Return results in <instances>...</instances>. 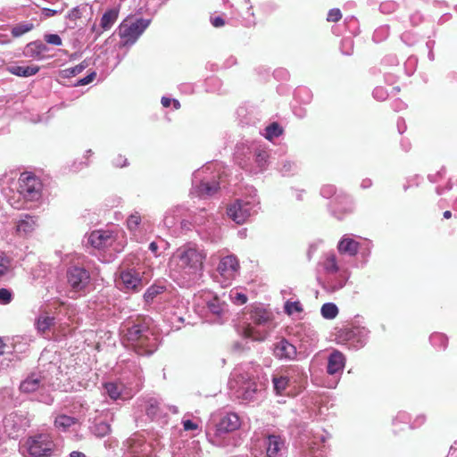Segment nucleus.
Segmentation results:
<instances>
[{
    "label": "nucleus",
    "instance_id": "35",
    "mask_svg": "<svg viewBox=\"0 0 457 457\" xmlns=\"http://www.w3.org/2000/svg\"><path fill=\"white\" fill-rule=\"evenodd\" d=\"M141 223V216L138 212L132 213L127 220V226L130 231H136Z\"/></svg>",
    "mask_w": 457,
    "mask_h": 457
},
{
    "label": "nucleus",
    "instance_id": "14",
    "mask_svg": "<svg viewBox=\"0 0 457 457\" xmlns=\"http://www.w3.org/2000/svg\"><path fill=\"white\" fill-rule=\"evenodd\" d=\"M250 318L256 325H264L272 319L270 312L261 306H254L250 312Z\"/></svg>",
    "mask_w": 457,
    "mask_h": 457
},
{
    "label": "nucleus",
    "instance_id": "44",
    "mask_svg": "<svg viewBox=\"0 0 457 457\" xmlns=\"http://www.w3.org/2000/svg\"><path fill=\"white\" fill-rule=\"evenodd\" d=\"M230 296L232 302L237 304H245L247 302V296L243 293L235 292Z\"/></svg>",
    "mask_w": 457,
    "mask_h": 457
},
{
    "label": "nucleus",
    "instance_id": "12",
    "mask_svg": "<svg viewBox=\"0 0 457 457\" xmlns=\"http://www.w3.org/2000/svg\"><path fill=\"white\" fill-rule=\"evenodd\" d=\"M120 279L127 289L137 291L143 287L138 273L133 270L122 271L120 273Z\"/></svg>",
    "mask_w": 457,
    "mask_h": 457
},
{
    "label": "nucleus",
    "instance_id": "50",
    "mask_svg": "<svg viewBox=\"0 0 457 457\" xmlns=\"http://www.w3.org/2000/svg\"><path fill=\"white\" fill-rule=\"evenodd\" d=\"M183 427L185 430H194L197 428V425L190 420H185L183 422Z\"/></svg>",
    "mask_w": 457,
    "mask_h": 457
},
{
    "label": "nucleus",
    "instance_id": "57",
    "mask_svg": "<svg viewBox=\"0 0 457 457\" xmlns=\"http://www.w3.org/2000/svg\"><path fill=\"white\" fill-rule=\"evenodd\" d=\"M4 346H5V345H4V342L0 339V355L4 353Z\"/></svg>",
    "mask_w": 457,
    "mask_h": 457
},
{
    "label": "nucleus",
    "instance_id": "7",
    "mask_svg": "<svg viewBox=\"0 0 457 457\" xmlns=\"http://www.w3.org/2000/svg\"><path fill=\"white\" fill-rule=\"evenodd\" d=\"M253 206L251 203L242 200H236L228 206L227 214L237 224L245 223L252 214Z\"/></svg>",
    "mask_w": 457,
    "mask_h": 457
},
{
    "label": "nucleus",
    "instance_id": "10",
    "mask_svg": "<svg viewBox=\"0 0 457 457\" xmlns=\"http://www.w3.org/2000/svg\"><path fill=\"white\" fill-rule=\"evenodd\" d=\"M296 353L295 346L286 339H282L275 345L274 354L280 360H293Z\"/></svg>",
    "mask_w": 457,
    "mask_h": 457
},
{
    "label": "nucleus",
    "instance_id": "51",
    "mask_svg": "<svg viewBox=\"0 0 457 457\" xmlns=\"http://www.w3.org/2000/svg\"><path fill=\"white\" fill-rule=\"evenodd\" d=\"M43 13L46 17L49 18V17H53L54 16L55 14L58 13V11L56 10H54V9H49V8H44L43 9Z\"/></svg>",
    "mask_w": 457,
    "mask_h": 457
},
{
    "label": "nucleus",
    "instance_id": "22",
    "mask_svg": "<svg viewBox=\"0 0 457 457\" xmlns=\"http://www.w3.org/2000/svg\"><path fill=\"white\" fill-rule=\"evenodd\" d=\"M355 336L356 332L353 328L344 327L337 331L336 341L337 344H346L352 341Z\"/></svg>",
    "mask_w": 457,
    "mask_h": 457
},
{
    "label": "nucleus",
    "instance_id": "9",
    "mask_svg": "<svg viewBox=\"0 0 457 457\" xmlns=\"http://www.w3.org/2000/svg\"><path fill=\"white\" fill-rule=\"evenodd\" d=\"M114 241L112 232L108 230H95L88 237V243L95 248L103 249L111 245Z\"/></svg>",
    "mask_w": 457,
    "mask_h": 457
},
{
    "label": "nucleus",
    "instance_id": "24",
    "mask_svg": "<svg viewBox=\"0 0 457 457\" xmlns=\"http://www.w3.org/2000/svg\"><path fill=\"white\" fill-rule=\"evenodd\" d=\"M77 422L78 420L76 418L62 414L58 415L55 418L54 425L58 428H62L63 430H66L71 426L75 425Z\"/></svg>",
    "mask_w": 457,
    "mask_h": 457
},
{
    "label": "nucleus",
    "instance_id": "42",
    "mask_svg": "<svg viewBox=\"0 0 457 457\" xmlns=\"http://www.w3.org/2000/svg\"><path fill=\"white\" fill-rule=\"evenodd\" d=\"M11 267V261L8 257L0 256V278L4 276Z\"/></svg>",
    "mask_w": 457,
    "mask_h": 457
},
{
    "label": "nucleus",
    "instance_id": "37",
    "mask_svg": "<svg viewBox=\"0 0 457 457\" xmlns=\"http://www.w3.org/2000/svg\"><path fill=\"white\" fill-rule=\"evenodd\" d=\"M208 309L213 313L220 315L223 311V306L217 297L207 303Z\"/></svg>",
    "mask_w": 457,
    "mask_h": 457
},
{
    "label": "nucleus",
    "instance_id": "23",
    "mask_svg": "<svg viewBox=\"0 0 457 457\" xmlns=\"http://www.w3.org/2000/svg\"><path fill=\"white\" fill-rule=\"evenodd\" d=\"M219 188V184L216 182H201L197 186V193L200 196L207 197L213 195L215 193H217Z\"/></svg>",
    "mask_w": 457,
    "mask_h": 457
},
{
    "label": "nucleus",
    "instance_id": "45",
    "mask_svg": "<svg viewBox=\"0 0 457 457\" xmlns=\"http://www.w3.org/2000/svg\"><path fill=\"white\" fill-rule=\"evenodd\" d=\"M12 301V293L6 288L0 289V303L7 304Z\"/></svg>",
    "mask_w": 457,
    "mask_h": 457
},
{
    "label": "nucleus",
    "instance_id": "38",
    "mask_svg": "<svg viewBox=\"0 0 457 457\" xmlns=\"http://www.w3.org/2000/svg\"><path fill=\"white\" fill-rule=\"evenodd\" d=\"M285 311L287 314H292L294 312H301L303 307L299 302H287Z\"/></svg>",
    "mask_w": 457,
    "mask_h": 457
},
{
    "label": "nucleus",
    "instance_id": "27",
    "mask_svg": "<svg viewBox=\"0 0 457 457\" xmlns=\"http://www.w3.org/2000/svg\"><path fill=\"white\" fill-rule=\"evenodd\" d=\"M27 49H28L30 56L38 57L44 52H46L47 50V47L42 42L35 41V42L29 43L27 46Z\"/></svg>",
    "mask_w": 457,
    "mask_h": 457
},
{
    "label": "nucleus",
    "instance_id": "30",
    "mask_svg": "<svg viewBox=\"0 0 457 457\" xmlns=\"http://www.w3.org/2000/svg\"><path fill=\"white\" fill-rule=\"evenodd\" d=\"M338 314V308L335 303H324L321 307V315L325 319H334Z\"/></svg>",
    "mask_w": 457,
    "mask_h": 457
},
{
    "label": "nucleus",
    "instance_id": "55",
    "mask_svg": "<svg viewBox=\"0 0 457 457\" xmlns=\"http://www.w3.org/2000/svg\"><path fill=\"white\" fill-rule=\"evenodd\" d=\"M149 249H150L153 253H156V252H157V250H158V245H157V244H156L155 242H152V243L149 245Z\"/></svg>",
    "mask_w": 457,
    "mask_h": 457
},
{
    "label": "nucleus",
    "instance_id": "6",
    "mask_svg": "<svg viewBox=\"0 0 457 457\" xmlns=\"http://www.w3.org/2000/svg\"><path fill=\"white\" fill-rule=\"evenodd\" d=\"M67 279L71 287L79 292L84 290L90 281L89 272L83 267L72 266L67 270Z\"/></svg>",
    "mask_w": 457,
    "mask_h": 457
},
{
    "label": "nucleus",
    "instance_id": "60",
    "mask_svg": "<svg viewBox=\"0 0 457 457\" xmlns=\"http://www.w3.org/2000/svg\"><path fill=\"white\" fill-rule=\"evenodd\" d=\"M91 30H92V31H96V25H93V26H92Z\"/></svg>",
    "mask_w": 457,
    "mask_h": 457
},
{
    "label": "nucleus",
    "instance_id": "26",
    "mask_svg": "<svg viewBox=\"0 0 457 457\" xmlns=\"http://www.w3.org/2000/svg\"><path fill=\"white\" fill-rule=\"evenodd\" d=\"M104 387L112 399L116 400L120 398L122 391V386L120 385L113 382H107L104 384Z\"/></svg>",
    "mask_w": 457,
    "mask_h": 457
},
{
    "label": "nucleus",
    "instance_id": "52",
    "mask_svg": "<svg viewBox=\"0 0 457 457\" xmlns=\"http://www.w3.org/2000/svg\"><path fill=\"white\" fill-rule=\"evenodd\" d=\"M172 101H173V99H170L168 97H162L161 102H162V104L163 105V107L168 108L172 104Z\"/></svg>",
    "mask_w": 457,
    "mask_h": 457
},
{
    "label": "nucleus",
    "instance_id": "32",
    "mask_svg": "<svg viewBox=\"0 0 457 457\" xmlns=\"http://www.w3.org/2000/svg\"><path fill=\"white\" fill-rule=\"evenodd\" d=\"M265 130V137L268 140H272L274 137H278L283 133V129L277 122L269 125Z\"/></svg>",
    "mask_w": 457,
    "mask_h": 457
},
{
    "label": "nucleus",
    "instance_id": "16",
    "mask_svg": "<svg viewBox=\"0 0 457 457\" xmlns=\"http://www.w3.org/2000/svg\"><path fill=\"white\" fill-rule=\"evenodd\" d=\"M7 71L11 74H13L18 77H30L37 74L40 68L37 65H29V66H19V65H11L7 67Z\"/></svg>",
    "mask_w": 457,
    "mask_h": 457
},
{
    "label": "nucleus",
    "instance_id": "34",
    "mask_svg": "<svg viewBox=\"0 0 457 457\" xmlns=\"http://www.w3.org/2000/svg\"><path fill=\"white\" fill-rule=\"evenodd\" d=\"M111 432V426L104 421H101L95 425L94 427V434L97 437H104L107 436Z\"/></svg>",
    "mask_w": 457,
    "mask_h": 457
},
{
    "label": "nucleus",
    "instance_id": "53",
    "mask_svg": "<svg viewBox=\"0 0 457 457\" xmlns=\"http://www.w3.org/2000/svg\"><path fill=\"white\" fill-rule=\"evenodd\" d=\"M266 153H259L257 155H256V162L261 163L262 162H265L266 160Z\"/></svg>",
    "mask_w": 457,
    "mask_h": 457
},
{
    "label": "nucleus",
    "instance_id": "54",
    "mask_svg": "<svg viewBox=\"0 0 457 457\" xmlns=\"http://www.w3.org/2000/svg\"><path fill=\"white\" fill-rule=\"evenodd\" d=\"M69 457H86V455L82 452L73 451L70 453Z\"/></svg>",
    "mask_w": 457,
    "mask_h": 457
},
{
    "label": "nucleus",
    "instance_id": "59",
    "mask_svg": "<svg viewBox=\"0 0 457 457\" xmlns=\"http://www.w3.org/2000/svg\"><path fill=\"white\" fill-rule=\"evenodd\" d=\"M3 37L0 36V44H8L9 43V40L8 39H3L2 38Z\"/></svg>",
    "mask_w": 457,
    "mask_h": 457
},
{
    "label": "nucleus",
    "instance_id": "1",
    "mask_svg": "<svg viewBox=\"0 0 457 457\" xmlns=\"http://www.w3.org/2000/svg\"><path fill=\"white\" fill-rule=\"evenodd\" d=\"M150 322L151 319L145 316H137L128 322L123 340L138 355L150 354L154 351L155 338L150 331Z\"/></svg>",
    "mask_w": 457,
    "mask_h": 457
},
{
    "label": "nucleus",
    "instance_id": "28",
    "mask_svg": "<svg viewBox=\"0 0 457 457\" xmlns=\"http://www.w3.org/2000/svg\"><path fill=\"white\" fill-rule=\"evenodd\" d=\"M54 325V318L41 315L37 318L36 326L39 332L45 333Z\"/></svg>",
    "mask_w": 457,
    "mask_h": 457
},
{
    "label": "nucleus",
    "instance_id": "2",
    "mask_svg": "<svg viewBox=\"0 0 457 457\" xmlns=\"http://www.w3.org/2000/svg\"><path fill=\"white\" fill-rule=\"evenodd\" d=\"M205 258L204 251L186 245L176 250L170 260V264L179 272L196 274L203 270Z\"/></svg>",
    "mask_w": 457,
    "mask_h": 457
},
{
    "label": "nucleus",
    "instance_id": "43",
    "mask_svg": "<svg viewBox=\"0 0 457 457\" xmlns=\"http://www.w3.org/2000/svg\"><path fill=\"white\" fill-rule=\"evenodd\" d=\"M44 39L50 45L61 46L62 44V38L57 34H46L45 35Z\"/></svg>",
    "mask_w": 457,
    "mask_h": 457
},
{
    "label": "nucleus",
    "instance_id": "56",
    "mask_svg": "<svg viewBox=\"0 0 457 457\" xmlns=\"http://www.w3.org/2000/svg\"><path fill=\"white\" fill-rule=\"evenodd\" d=\"M172 104H173L175 109H179L180 108V103L178 100H176V99H173Z\"/></svg>",
    "mask_w": 457,
    "mask_h": 457
},
{
    "label": "nucleus",
    "instance_id": "49",
    "mask_svg": "<svg viewBox=\"0 0 457 457\" xmlns=\"http://www.w3.org/2000/svg\"><path fill=\"white\" fill-rule=\"evenodd\" d=\"M321 191L325 196L330 197L335 193V188L331 185H327L322 187Z\"/></svg>",
    "mask_w": 457,
    "mask_h": 457
},
{
    "label": "nucleus",
    "instance_id": "33",
    "mask_svg": "<svg viewBox=\"0 0 457 457\" xmlns=\"http://www.w3.org/2000/svg\"><path fill=\"white\" fill-rule=\"evenodd\" d=\"M33 29L32 23H20L12 29V35L14 37H21V35L30 31Z\"/></svg>",
    "mask_w": 457,
    "mask_h": 457
},
{
    "label": "nucleus",
    "instance_id": "3",
    "mask_svg": "<svg viewBox=\"0 0 457 457\" xmlns=\"http://www.w3.org/2000/svg\"><path fill=\"white\" fill-rule=\"evenodd\" d=\"M150 24V19L138 18L132 20L127 18L123 20L118 28V35L121 39L122 46H133Z\"/></svg>",
    "mask_w": 457,
    "mask_h": 457
},
{
    "label": "nucleus",
    "instance_id": "4",
    "mask_svg": "<svg viewBox=\"0 0 457 457\" xmlns=\"http://www.w3.org/2000/svg\"><path fill=\"white\" fill-rule=\"evenodd\" d=\"M26 447L31 457H49L54 444L49 435L38 434L27 439Z\"/></svg>",
    "mask_w": 457,
    "mask_h": 457
},
{
    "label": "nucleus",
    "instance_id": "11",
    "mask_svg": "<svg viewBox=\"0 0 457 457\" xmlns=\"http://www.w3.org/2000/svg\"><path fill=\"white\" fill-rule=\"evenodd\" d=\"M240 419L236 413H228L218 423L217 430L221 433L232 432L239 428Z\"/></svg>",
    "mask_w": 457,
    "mask_h": 457
},
{
    "label": "nucleus",
    "instance_id": "41",
    "mask_svg": "<svg viewBox=\"0 0 457 457\" xmlns=\"http://www.w3.org/2000/svg\"><path fill=\"white\" fill-rule=\"evenodd\" d=\"M258 391L257 385L255 382L249 383L248 386L245 387V392L243 394V398L245 400H251L253 398V394Z\"/></svg>",
    "mask_w": 457,
    "mask_h": 457
},
{
    "label": "nucleus",
    "instance_id": "18",
    "mask_svg": "<svg viewBox=\"0 0 457 457\" xmlns=\"http://www.w3.org/2000/svg\"><path fill=\"white\" fill-rule=\"evenodd\" d=\"M119 17V10L116 8L107 10L102 16L100 27L103 31L109 30Z\"/></svg>",
    "mask_w": 457,
    "mask_h": 457
},
{
    "label": "nucleus",
    "instance_id": "48",
    "mask_svg": "<svg viewBox=\"0 0 457 457\" xmlns=\"http://www.w3.org/2000/svg\"><path fill=\"white\" fill-rule=\"evenodd\" d=\"M247 13H248L249 16H252L253 18H254V12L253 11V7H250L248 9ZM256 24H257L256 21L254 19H253L252 21H246L244 24V26L246 27V28H252V27H254Z\"/></svg>",
    "mask_w": 457,
    "mask_h": 457
},
{
    "label": "nucleus",
    "instance_id": "5",
    "mask_svg": "<svg viewBox=\"0 0 457 457\" xmlns=\"http://www.w3.org/2000/svg\"><path fill=\"white\" fill-rule=\"evenodd\" d=\"M42 184L33 174L24 172L19 179V193L27 200L34 201L41 195Z\"/></svg>",
    "mask_w": 457,
    "mask_h": 457
},
{
    "label": "nucleus",
    "instance_id": "15",
    "mask_svg": "<svg viewBox=\"0 0 457 457\" xmlns=\"http://www.w3.org/2000/svg\"><path fill=\"white\" fill-rule=\"evenodd\" d=\"M360 248V243L353 238L344 237L338 243L337 249L340 253L354 256Z\"/></svg>",
    "mask_w": 457,
    "mask_h": 457
},
{
    "label": "nucleus",
    "instance_id": "29",
    "mask_svg": "<svg viewBox=\"0 0 457 457\" xmlns=\"http://www.w3.org/2000/svg\"><path fill=\"white\" fill-rule=\"evenodd\" d=\"M164 291H165L164 287L153 285L147 288L146 292L144 295V299L147 303H149L153 302V300L157 295H159L160 294H162Z\"/></svg>",
    "mask_w": 457,
    "mask_h": 457
},
{
    "label": "nucleus",
    "instance_id": "36",
    "mask_svg": "<svg viewBox=\"0 0 457 457\" xmlns=\"http://www.w3.org/2000/svg\"><path fill=\"white\" fill-rule=\"evenodd\" d=\"M87 67V62L83 61L81 63L76 65L75 67L64 70L63 71V72L65 74L64 76L67 78L74 77V76L79 74L80 72H82V71L84 69H86Z\"/></svg>",
    "mask_w": 457,
    "mask_h": 457
},
{
    "label": "nucleus",
    "instance_id": "25",
    "mask_svg": "<svg viewBox=\"0 0 457 457\" xmlns=\"http://www.w3.org/2000/svg\"><path fill=\"white\" fill-rule=\"evenodd\" d=\"M272 382L277 395H282L288 386L289 378L283 375L274 376Z\"/></svg>",
    "mask_w": 457,
    "mask_h": 457
},
{
    "label": "nucleus",
    "instance_id": "47",
    "mask_svg": "<svg viewBox=\"0 0 457 457\" xmlns=\"http://www.w3.org/2000/svg\"><path fill=\"white\" fill-rule=\"evenodd\" d=\"M211 23L215 28H220L225 25V21L223 18L217 16L214 18H211Z\"/></svg>",
    "mask_w": 457,
    "mask_h": 457
},
{
    "label": "nucleus",
    "instance_id": "58",
    "mask_svg": "<svg viewBox=\"0 0 457 457\" xmlns=\"http://www.w3.org/2000/svg\"><path fill=\"white\" fill-rule=\"evenodd\" d=\"M452 217V212L450 211H445L444 212V218L450 219Z\"/></svg>",
    "mask_w": 457,
    "mask_h": 457
},
{
    "label": "nucleus",
    "instance_id": "19",
    "mask_svg": "<svg viewBox=\"0 0 457 457\" xmlns=\"http://www.w3.org/2000/svg\"><path fill=\"white\" fill-rule=\"evenodd\" d=\"M37 227V220L34 217L26 215L25 219L21 220L17 224V232L23 236L32 233Z\"/></svg>",
    "mask_w": 457,
    "mask_h": 457
},
{
    "label": "nucleus",
    "instance_id": "61",
    "mask_svg": "<svg viewBox=\"0 0 457 457\" xmlns=\"http://www.w3.org/2000/svg\"><path fill=\"white\" fill-rule=\"evenodd\" d=\"M102 32H103V31H97V32H96V35H97V36H100V35L102 34Z\"/></svg>",
    "mask_w": 457,
    "mask_h": 457
},
{
    "label": "nucleus",
    "instance_id": "40",
    "mask_svg": "<svg viewBox=\"0 0 457 457\" xmlns=\"http://www.w3.org/2000/svg\"><path fill=\"white\" fill-rule=\"evenodd\" d=\"M81 17L82 12L79 6L72 8L66 14V19L70 20L72 22H76V21L79 20Z\"/></svg>",
    "mask_w": 457,
    "mask_h": 457
},
{
    "label": "nucleus",
    "instance_id": "31",
    "mask_svg": "<svg viewBox=\"0 0 457 457\" xmlns=\"http://www.w3.org/2000/svg\"><path fill=\"white\" fill-rule=\"evenodd\" d=\"M324 269L329 273H337L339 270L337 265V257L334 253L327 255L324 261Z\"/></svg>",
    "mask_w": 457,
    "mask_h": 457
},
{
    "label": "nucleus",
    "instance_id": "39",
    "mask_svg": "<svg viewBox=\"0 0 457 457\" xmlns=\"http://www.w3.org/2000/svg\"><path fill=\"white\" fill-rule=\"evenodd\" d=\"M342 19V12L338 8L330 9L327 15L328 22H337Z\"/></svg>",
    "mask_w": 457,
    "mask_h": 457
},
{
    "label": "nucleus",
    "instance_id": "13",
    "mask_svg": "<svg viewBox=\"0 0 457 457\" xmlns=\"http://www.w3.org/2000/svg\"><path fill=\"white\" fill-rule=\"evenodd\" d=\"M345 358L338 350H334L328 356L327 371L334 375L341 371L345 367Z\"/></svg>",
    "mask_w": 457,
    "mask_h": 457
},
{
    "label": "nucleus",
    "instance_id": "46",
    "mask_svg": "<svg viewBox=\"0 0 457 457\" xmlns=\"http://www.w3.org/2000/svg\"><path fill=\"white\" fill-rule=\"evenodd\" d=\"M96 77V73L95 71L90 72L87 76L83 79H80L76 83V86H85L91 83Z\"/></svg>",
    "mask_w": 457,
    "mask_h": 457
},
{
    "label": "nucleus",
    "instance_id": "20",
    "mask_svg": "<svg viewBox=\"0 0 457 457\" xmlns=\"http://www.w3.org/2000/svg\"><path fill=\"white\" fill-rule=\"evenodd\" d=\"M41 386V379L35 375L28 377L23 380L20 386V389L23 393H33L36 392Z\"/></svg>",
    "mask_w": 457,
    "mask_h": 457
},
{
    "label": "nucleus",
    "instance_id": "17",
    "mask_svg": "<svg viewBox=\"0 0 457 457\" xmlns=\"http://www.w3.org/2000/svg\"><path fill=\"white\" fill-rule=\"evenodd\" d=\"M265 445L267 456L275 457L283 445V440L278 436L271 435L266 438Z\"/></svg>",
    "mask_w": 457,
    "mask_h": 457
},
{
    "label": "nucleus",
    "instance_id": "8",
    "mask_svg": "<svg viewBox=\"0 0 457 457\" xmlns=\"http://www.w3.org/2000/svg\"><path fill=\"white\" fill-rule=\"evenodd\" d=\"M238 268L239 262L237 258L234 255H228L220 261L217 270L226 279H231L234 278Z\"/></svg>",
    "mask_w": 457,
    "mask_h": 457
},
{
    "label": "nucleus",
    "instance_id": "21",
    "mask_svg": "<svg viewBox=\"0 0 457 457\" xmlns=\"http://www.w3.org/2000/svg\"><path fill=\"white\" fill-rule=\"evenodd\" d=\"M242 336L245 338H250L254 341H263L267 337L268 332L257 330L250 324H247L243 329Z\"/></svg>",
    "mask_w": 457,
    "mask_h": 457
}]
</instances>
